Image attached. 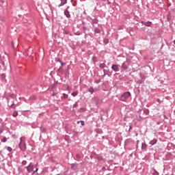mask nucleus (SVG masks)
<instances>
[{"mask_svg": "<svg viewBox=\"0 0 175 175\" xmlns=\"http://www.w3.org/2000/svg\"><path fill=\"white\" fill-rule=\"evenodd\" d=\"M19 148L21 151H25L27 150V145H25V137H22L20 139Z\"/></svg>", "mask_w": 175, "mask_h": 175, "instance_id": "nucleus-1", "label": "nucleus"}, {"mask_svg": "<svg viewBox=\"0 0 175 175\" xmlns=\"http://www.w3.org/2000/svg\"><path fill=\"white\" fill-rule=\"evenodd\" d=\"M130 96H131V92H125L120 97V100H122V102H126L127 99L130 98Z\"/></svg>", "mask_w": 175, "mask_h": 175, "instance_id": "nucleus-2", "label": "nucleus"}, {"mask_svg": "<svg viewBox=\"0 0 175 175\" xmlns=\"http://www.w3.org/2000/svg\"><path fill=\"white\" fill-rule=\"evenodd\" d=\"M27 170L28 173L33 172V165L29 164V165L27 167Z\"/></svg>", "mask_w": 175, "mask_h": 175, "instance_id": "nucleus-3", "label": "nucleus"}, {"mask_svg": "<svg viewBox=\"0 0 175 175\" xmlns=\"http://www.w3.org/2000/svg\"><path fill=\"white\" fill-rule=\"evenodd\" d=\"M111 69H113V70L115 72H117V70H118V66L113 64L111 67Z\"/></svg>", "mask_w": 175, "mask_h": 175, "instance_id": "nucleus-4", "label": "nucleus"}, {"mask_svg": "<svg viewBox=\"0 0 175 175\" xmlns=\"http://www.w3.org/2000/svg\"><path fill=\"white\" fill-rule=\"evenodd\" d=\"M64 14H65V16H66V17H68V18L70 17V14H69V11H68V10H66L64 11Z\"/></svg>", "mask_w": 175, "mask_h": 175, "instance_id": "nucleus-5", "label": "nucleus"}, {"mask_svg": "<svg viewBox=\"0 0 175 175\" xmlns=\"http://www.w3.org/2000/svg\"><path fill=\"white\" fill-rule=\"evenodd\" d=\"M157 139H152V140H151V141L150 142V144L151 146H154V144H157Z\"/></svg>", "mask_w": 175, "mask_h": 175, "instance_id": "nucleus-6", "label": "nucleus"}, {"mask_svg": "<svg viewBox=\"0 0 175 175\" xmlns=\"http://www.w3.org/2000/svg\"><path fill=\"white\" fill-rule=\"evenodd\" d=\"M68 0H61V3L59 5V6H64V5H65V3H66V1Z\"/></svg>", "mask_w": 175, "mask_h": 175, "instance_id": "nucleus-7", "label": "nucleus"}, {"mask_svg": "<svg viewBox=\"0 0 175 175\" xmlns=\"http://www.w3.org/2000/svg\"><path fill=\"white\" fill-rule=\"evenodd\" d=\"M62 95H63V96H62V99H67V98H68V94L64 93Z\"/></svg>", "mask_w": 175, "mask_h": 175, "instance_id": "nucleus-8", "label": "nucleus"}, {"mask_svg": "<svg viewBox=\"0 0 175 175\" xmlns=\"http://www.w3.org/2000/svg\"><path fill=\"white\" fill-rule=\"evenodd\" d=\"M13 117H17V116H18V113L17 111H14L12 114Z\"/></svg>", "mask_w": 175, "mask_h": 175, "instance_id": "nucleus-9", "label": "nucleus"}, {"mask_svg": "<svg viewBox=\"0 0 175 175\" xmlns=\"http://www.w3.org/2000/svg\"><path fill=\"white\" fill-rule=\"evenodd\" d=\"M145 25L146 27H151V23L150 22H147V23H145Z\"/></svg>", "mask_w": 175, "mask_h": 175, "instance_id": "nucleus-10", "label": "nucleus"}, {"mask_svg": "<svg viewBox=\"0 0 175 175\" xmlns=\"http://www.w3.org/2000/svg\"><path fill=\"white\" fill-rule=\"evenodd\" d=\"M80 122H81L82 126H84V125H85V124L84 123V121L81 120L80 122H77V124H80Z\"/></svg>", "mask_w": 175, "mask_h": 175, "instance_id": "nucleus-11", "label": "nucleus"}, {"mask_svg": "<svg viewBox=\"0 0 175 175\" xmlns=\"http://www.w3.org/2000/svg\"><path fill=\"white\" fill-rule=\"evenodd\" d=\"M89 92H90L91 94H94V88H89Z\"/></svg>", "mask_w": 175, "mask_h": 175, "instance_id": "nucleus-12", "label": "nucleus"}, {"mask_svg": "<svg viewBox=\"0 0 175 175\" xmlns=\"http://www.w3.org/2000/svg\"><path fill=\"white\" fill-rule=\"evenodd\" d=\"M94 32H95L96 33H100V30H99V29H94Z\"/></svg>", "mask_w": 175, "mask_h": 175, "instance_id": "nucleus-13", "label": "nucleus"}, {"mask_svg": "<svg viewBox=\"0 0 175 175\" xmlns=\"http://www.w3.org/2000/svg\"><path fill=\"white\" fill-rule=\"evenodd\" d=\"M8 140V139L5 137H4L3 138V139H2V142H3V143H6V141Z\"/></svg>", "mask_w": 175, "mask_h": 175, "instance_id": "nucleus-14", "label": "nucleus"}, {"mask_svg": "<svg viewBox=\"0 0 175 175\" xmlns=\"http://www.w3.org/2000/svg\"><path fill=\"white\" fill-rule=\"evenodd\" d=\"M77 94H78L77 92H74L72 93V96H77Z\"/></svg>", "mask_w": 175, "mask_h": 175, "instance_id": "nucleus-15", "label": "nucleus"}, {"mask_svg": "<svg viewBox=\"0 0 175 175\" xmlns=\"http://www.w3.org/2000/svg\"><path fill=\"white\" fill-rule=\"evenodd\" d=\"M58 62H60L62 66H64L65 65V63L62 62V61L59 59Z\"/></svg>", "mask_w": 175, "mask_h": 175, "instance_id": "nucleus-16", "label": "nucleus"}, {"mask_svg": "<svg viewBox=\"0 0 175 175\" xmlns=\"http://www.w3.org/2000/svg\"><path fill=\"white\" fill-rule=\"evenodd\" d=\"M8 151H9L10 152H12V148L10 147H8L7 148Z\"/></svg>", "mask_w": 175, "mask_h": 175, "instance_id": "nucleus-17", "label": "nucleus"}, {"mask_svg": "<svg viewBox=\"0 0 175 175\" xmlns=\"http://www.w3.org/2000/svg\"><path fill=\"white\" fill-rule=\"evenodd\" d=\"M146 147H147V145H146V144H143L142 148H146Z\"/></svg>", "mask_w": 175, "mask_h": 175, "instance_id": "nucleus-18", "label": "nucleus"}, {"mask_svg": "<svg viewBox=\"0 0 175 175\" xmlns=\"http://www.w3.org/2000/svg\"><path fill=\"white\" fill-rule=\"evenodd\" d=\"M11 107H12L13 109H16V105H14V104H12V105H11Z\"/></svg>", "mask_w": 175, "mask_h": 175, "instance_id": "nucleus-19", "label": "nucleus"}, {"mask_svg": "<svg viewBox=\"0 0 175 175\" xmlns=\"http://www.w3.org/2000/svg\"><path fill=\"white\" fill-rule=\"evenodd\" d=\"M23 165H27V161H23L22 163Z\"/></svg>", "mask_w": 175, "mask_h": 175, "instance_id": "nucleus-20", "label": "nucleus"}, {"mask_svg": "<svg viewBox=\"0 0 175 175\" xmlns=\"http://www.w3.org/2000/svg\"><path fill=\"white\" fill-rule=\"evenodd\" d=\"M11 98H16V95L15 94H12Z\"/></svg>", "mask_w": 175, "mask_h": 175, "instance_id": "nucleus-21", "label": "nucleus"}, {"mask_svg": "<svg viewBox=\"0 0 175 175\" xmlns=\"http://www.w3.org/2000/svg\"><path fill=\"white\" fill-rule=\"evenodd\" d=\"M36 172H38V168L33 172L32 174H34L35 173H36Z\"/></svg>", "mask_w": 175, "mask_h": 175, "instance_id": "nucleus-22", "label": "nucleus"}, {"mask_svg": "<svg viewBox=\"0 0 175 175\" xmlns=\"http://www.w3.org/2000/svg\"><path fill=\"white\" fill-rule=\"evenodd\" d=\"M70 90V88L69 86H67V91H69Z\"/></svg>", "mask_w": 175, "mask_h": 175, "instance_id": "nucleus-23", "label": "nucleus"}, {"mask_svg": "<svg viewBox=\"0 0 175 175\" xmlns=\"http://www.w3.org/2000/svg\"><path fill=\"white\" fill-rule=\"evenodd\" d=\"M77 106V104H75L74 105H73V107H76Z\"/></svg>", "mask_w": 175, "mask_h": 175, "instance_id": "nucleus-24", "label": "nucleus"}, {"mask_svg": "<svg viewBox=\"0 0 175 175\" xmlns=\"http://www.w3.org/2000/svg\"><path fill=\"white\" fill-rule=\"evenodd\" d=\"M103 66H105V64H102V65L100 66V68H103Z\"/></svg>", "mask_w": 175, "mask_h": 175, "instance_id": "nucleus-25", "label": "nucleus"}, {"mask_svg": "<svg viewBox=\"0 0 175 175\" xmlns=\"http://www.w3.org/2000/svg\"><path fill=\"white\" fill-rule=\"evenodd\" d=\"M154 174H155V175H158V172H156Z\"/></svg>", "mask_w": 175, "mask_h": 175, "instance_id": "nucleus-26", "label": "nucleus"}]
</instances>
